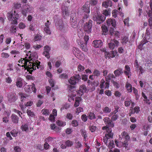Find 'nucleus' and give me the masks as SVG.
Wrapping results in <instances>:
<instances>
[{"label": "nucleus", "mask_w": 152, "mask_h": 152, "mask_svg": "<svg viewBox=\"0 0 152 152\" xmlns=\"http://www.w3.org/2000/svg\"><path fill=\"white\" fill-rule=\"evenodd\" d=\"M81 79L80 76L78 74H75L74 76L71 77L68 80V82L69 84L71 85L72 86L68 85V89L71 92L74 91V89L75 88V86H74L78 83Z\"/></svg>", "instance_id": "nucleus-1"}, {"label": "nucleus", "mask_w": 152, "mask_h": 152, "mask_svg": "<svg viewBox=\"0 0 152 152\" xmlns=\"http://www.w3.org/2000/svg\"><path fill=\"white\" fill-rule=\"evenodd\" d=\"M88 3V2H87L83 6L81 10L82 14L83 15V18L84 19H86L88 17V14L90 12L89 9L90 5L89 4H87Z\"/></svg>", "instance_id": "nucleus-2"}, {"label": "nucleus", "mask_w": 152, "mask_h": 152, "mask_svg": "<svg viewBox=\"0 0 152 152\" xmlns=\"http://www.w3.org/2000/svg\"><path fill=\"white\" fill-rule=\"evenodd\" d=\"M75 12L72 13L70 16V22L73 28H76L77 26V21L78 20Z\"/></svg>", "instance_id": "nucleus-3"}, {"label": "nucleus", "mask_w": 152, "mask_h": 152, "mask_svg": "<svg viewBox=\"0 0 152 152\" xmlns=\"http://www.w3.org/2000/svg\"><path fill=\"white\" fill-rule=\"evenodd\" d=\"M106 17L102 15L95 14L93 15V19L96 21L97 24H100L102 23L105 20Z\"/></svg>", "instance_id": "nucleus-4"}, {"label": "nucleus", "mask_w": 152, "mask_h": 152, "mask_svg": "<svg viewBox=\"0 0 152 152\" xmlns=\"http://www.w3.org/2000/svg\"><path fill=\"white\" fill-rule=\"evenodd\" d=\"M121 135L122 137L121 138V137H119V139H121V140L122 139V138H124L126 140L124 141V142H121L122 143V145L123 147H127L128 145V143L127 140H129V135L128 134L127 132L125 131L124 132L121 134Z\"/></svg>", "instance_id": "nucleus-5"}, {"label": "nucleus", "mask_w": 152, "mask_h": 152, "mask_svg": "<svg viewBox=\"0 0 152 152\" xmlns=\"http://www.w3.org/2000/svg\"><path fill=\"white\" fill-rule=\"evenodd\" d=\"M7 18L9 20H12L13 19H18L19 18V15L16 13L15 11L13 12L12 11H10L7 14Z\"/></svg>", "instance_id": "nucleus-6"}, {"label": "nucleus", "mask_w": 152, "mask_h": 152, "mask_svg": "<svg viewBox=\"0 0 152 152\" xmlns=\"http://www.w3.org/2000/svg\"><path fill=\"white\" fill-rule=\"evenodd\" d=\"M92 21L91 20H89L88 22H86L84 25V30L88 34L91 33V31Z\"/></svg>", "instance_id": "nucleus-7"}, {"label": "nucleus", "mask_w": 152, "mask_h": 152, "mask_svg": "<svg viewBox=\"0 0 152 152\" xmlns=\"http://www.w3.org/2000/svg\"><path fill=\"white\" fill-rule=\"evenodd\" d=\"M55 18L54 21L55 22V26L58 29L61 30L64 27L63 23L62 20L60 18H58L57 19Z\"/></svg>", "instance_id": "nucleus-8"}, {"label": "nucleus", "mask_w": 152, "mask_h": 152, "mask_svg": "<svg viewBox=\"0 0 152 152\" xmlns=\"http://www.w3.org/2000/svg\"><path fill=\"white\" fill-rule=\"evenodd\" d=\"M31 8L29 5L26 4L22 8V14L23 16L26 17L27 15V14L31 12Z\"/></svg>", "instance_id": "nucleus-9"}, {"label": "nucleus", "mask_w": 152, "mask_h": 152, "mask_svg": "<svg viewBox=\"0 0 152 152\" xmlns=\"http://www.w3.org/2000/svg\"><path fill=\"white\" fill-rule=\"evenodd\" d=\"M119 45L118 41L115 39H112L108 43V47L111 49H113L115 47H117Z\"/></svg>", "instance_id": "nucleus-10"}, {"label": "nucleus", "mask_w": 152, "mask_h": 152, "mask_svg": "<svg viewBox=\"0 0 152 152\" xmlns=\"http://www.w3.org/2000/svg\"><path fill=\"white\" fill-rule=\"evenodd\" d=\"M24 90L27 92H31L32 91L34 93L36 92V90L35 87V85L34 84L32 85H26L24 86Z\"/></svg>", "instance_id": "nucleus-11"}, {"label": "nucleus", "mask_w": 152, "mask_h": 152, "mask_svg": "<svg viewBox=\"0 0 152 152\" xmlns=\"http://www.w3.org/2000/svg\"><path fill=\"white\" fill-rule=\"evenodd\" d=\"M103 121L105 124L109 128V127H114V123L108 117H105L104 118Z\"/></svg>", "instance_id": "nucleus-12"}, {"label": "nucleus", "mask_w": 152, "mask_h": 152, "mask_svg": "<svg viewBox=\"0 0 152 152\" xmlns=\"http://www.w3.org/2000/svg\"><path fill=\"white\" fill-rule=\"evenodd\" d=\"M145 62V64L147 69L150 71L152 70V59H146Z\"/></svg>", "instance_id": "nucleus-13"}, {"label": "nucleus", "mask_w": 152, "mask_h": 152, "mask_svg": "<svg viewBox=\"0 0 152 152\" xmlns=\"http://www.w3.org/2000/svg\"><path fill=\"white\" fill-rule=\"evenodd\" d=\"M102 45L103 42L101 40H95L92 43V45L95 48H100Z\"/></svg>", "instance_id": "nucleus-14"}, {"label": "nucleus", "mask_w": 152, "mask_h": 152, "mask_svg": "<svg viewBox=\"0 0 152 152\" xmlns=\"http://www.w3.org/2000/svg\"><path fill=\"white\" fill-rule=\"evenodd\" d=\"M87 91V89L86 86L84 85H82L80 86L78 93L79 94V95L82 96Z\"/></svg>", "instance_id": "nucleus-15"}, {"label": "nucleus", "mask_w": 152, "mask_h": 152, "mask_svg": "<svg viewBox=\"0 0 152 152\" xmlns=\"http://www.w3.org/2000/svg\"><path fill=\"white\" fill-rule=\"evenodd\" d=\"M134 66H135L136 67V71H138L139 70H140V72L141 74H142L145 72V70L141 66H139L137 60H135Z\"/></svg>", "instance_id": "nucleus-16"}, {"label": "nucleus", "mask_w": 152, "mask_h": 152, "mask_svg": "<svg viewBox=\"0 0 152 152\" xmlns=\"http://www.w3.org/2000/svg\"><path fill=\"white\" fill-rule=\"evenodd\" d=\"M148 42L145 39L142 41L140 44L138 45L139 48L140 50H142V47H143L144 48L147 47L146 46L148 45L149 44Z\"/></svg>", "instance_id": "nucleus-17"}, {"label": "nucleus", "mask_w": 152, "mask_h": 152, "mask_svg": "<svg viewBox=\"0 0 152 152\" xmlns=\"http://www.w3.org/2000/svg\"><path fill=\"white\" fill-rule=\"evenodd\" d=\"M102 5L105 8H107L108 7H111L112 6V2L110 0H106L102 3Z\"/></svg>", "instance_id": "nucleus-18"}, {"label": "nucleus", "mask_w": 152, "mask_h": 152, "mask_svg": "<svg viewBox=\"0 0 152 152\" xmlns=\"http://www.w3.org/2000/svg\"><path fill=\"white\" fill-rule=\"evenodd\" d=\"M106 22L108 26L112 25L114 28L116 26V21L115 20L109 19L107 20Z\"/></svg>", "instance_id": "nucleus-19"}, {"label": "nucleus", "mask_w": 152, "mask_h": 152, "mask_svg": "<svg viewBox=\"0 0 152 152\" xmlns=\"http://www.w3.org/2000/svg\"><path fill=\"white\" fill-rule=\"evenodd\" d=\"M17 99L18 97L16 96L15 94H12L9 97L8 101L10 102H14Z\"/></svg>", "instance_id": "nucleus-20"}, {"label": "nucleus", "mask_w": 152, "mask_h": 152, "mask_svg": "<svg viewBox=\"0 0 152 152\" xmlns=\"http://www.w3.org/2000/svg\"><path fill=\"white\" fill-rule=\"evenodd\" d=\"M11 118L12 122L15 124H17L19 121L18 117L16 115L13 114L11 116Z\"/></svg>", "instance_id": "nucleus-21"}, {"label": "nucleus", "mask_w": 152, "mask_h": 152, "mask_svg": "<svg viewBox=\"0 0 152 152\" xmlns=\"http://www.w3.org/2000/svg\"><path fill=\"white\" fill-rule=\"evenodd\" d=\"M123 69L121 68H119V69H117L115 70L114 72V73L115 75V76L118 77L120 76L123 73Z\"/></svg>", "instance_id": "nucleus-22"}, {"label": "nucleus", "mask_w": 152, "mask_h": 152, "mask_svg": "<svg viewBox=\"0 0 152 152\" xmlns=\"http://www.w3.org/2000/svg\"><path fill=\"white\" fill-rule=\"evenodd\" d=\"M22 80H23L21 78H18L17 79L16 82V85L17 87L19 88H21L23 84Z\"/></svg>", "instance_id": "nucleus-23"}, {"label": "nucleus", "mask_w": 152, "mask_h": 152, "mask_svg": "<svg viewBox=\"0 0 152 152\" xmlns=\"http://www.w3.org/2000/svg\"><path fill=\"white\" fill-rule=\"evenodd\" d=\"M63 15L67 16L69 15V11L68 7L66 6H63L62 7Z\"/></svg>", "instance_id": "nucleus-24"}, {"label": "nucleus", "mask_w": 152, "mask_h": 152, "mask_svg": "<svg viewBox=\"0 0 152 152\" xmlns=\"http://www.w3.org/2000/svg\"><path fill=\"white\" fill-rule=\"evenodd\" d=\"M125 71H124V72L125 75L127 76L129 78L130 75V67L129 66L126 65L125 66Z\"/></svg>", "instance_id": "nucleus-25"}, {"label": "nucleus", "mask_w": 152, "mask_h": 152, "mask_svg": "<svg viewBox=\"0 0 152 152\" xmlns=\"http://www.w3.org/2000/svg\"><path fill=\"white\" fill-rule=\"evenodd\" d=\"M40 62L38 60L36 61L35 62H32V68L33 70L36 69V67H37L38 69L39 68Z\"/></svg>", "instance_id": "nucleus-26"}, {"label": "nucleus", "mask_w": 152, "mask_h": 152, "mask_svg": "<svg viewBox=\"0 0 152 152\" xmlns=\"http://www.w3.org/2000/svg\"><path fill=\"white\" fill-rule=\"evenodd\" d=\"M81 98L80 97H77L75 98V103L74 104V106L75 107H77L79 105V102L81 101Z\"/></svg>", "instance_id": "nucleus-27"}, {"label": "nucleus", "mask_w": 152, "mask_h": 152, "mask_svg": "<svg viewBox=\"0 0 152 152\" xmlns=\"http://www.w3.org/2000/svg\"><path fill=\"white\" fill-rule=\"evenodd\" d=\"M61 46L64 48L67 45V42L65 39L64 38H62L61 39Z\"/></svg>", "instance_id": "nucleus-28"}, {"label": "nucleus", "mask_w": 152, "mask_h": 152, "mask_svg": "<svg viewBox=\"0 0 152 152\" xmlns=\"http://www.w3.org/2000/svg\"><path fill=\"white\" fill-rule=\"evenodd\" d=\"M102 28L103 31V34L104 35H106L107 34L108 30L107 26L105 25L102 26Z\"/></svg>", "instance_id": "nucleus-29"}, {"label": "nucleus", "mask_w": 152, "mask_h": 152, "mask_svg": "<svg viewBox=\"0 0 152 152\" xmlns=\"http://www.w3.org/2000/svg\"><path fill=\"white\" fill-rule=\"evenodd\" d=\"M108 132V134H105V137H107L109 138H112L113 137V133L112 132V130L111 129H109V130L107 131Z\"/></svg>", "instance_id": "nucleus-30"}, {"label": "nucleus", "mask_w": 152, "mask_h": 152, "mask_svg": "<svg viewBox=\"0 0 152 152\" xmlns=\"http://www.w3.org/2000/svg\"><path fill=\"white\" fill-rule=\"evenodd\" d=\"M80 131L82 135L84 137V140L86 141V138L87 137L86 131L84 129H81Z\"/></svg>", "instance_id": "nucleus-31"}, {"label": "nucleus", "mask_w": 152, "mask_h": 152, "mask_svg": "<svg viewBox=\"0 0 152 152\" xmlns=\"http://www.w3.org/2000/svg\"><path fill=\"white\" fill-rule=\"evenodd\" d=\"M21 128L23 131H27L28 130V125L27 124L23 125L21 126Z\"/></svg>", "instance_id": "nucleus-32"}, {"label": "nucleus", "mask_w": 152, "mask_h": 152, "mask_svg": "<svg viewBox=\"0 0 152 152\" xmlns=\"http://www.w3.org/2000/svg\"><path fill=\"white\" fill-rule=\"evenodd\" d=\"M116 54V52H114L113 51H111L110 52H108L109 58L114 57H115V54Z\"/></svg>", "instance_id": "nucleus-33"}, {"label": "nucleus", "mask_w": 152, "mask_h": 152, "mask_svg": "<svg viewBox=\"0 0 152 152\" xmlns=\"http://www.w3.org/2000/svg\"><path fill=\"white\" fill-rule=\"evenodd\" d=\"M86 44V43H81V47L83 50L85 52H86L88 50Z\"/></svg>", "instance_id": "nucleus-34"}, {"label": "nucleus", "mask_w": 152, "mask_h": 152, "mask_svg": "<svg viewBox=\"0 0 152 152\" xmlns=\"http://www.w3.org/2000/svg\"><path fill=\"white\" fill-rule=\"evenodd\" d=\"M126 87L128 92H132V86L130 83H127L126 86Z\"/></svg>", "instance_id": "nucleus-35"}, {"label": "nucleus", "mask_w": 152, "mask_h": 152, "mask_svg": "<svg viewBox=\"0 0 152 152\" xmlns=\"http://www.w3.org/2000/svg\"><path fill=\"white\" fill-rule=\"evenodd\" d=\"M32 62L31 64H30V65L28 64V66L27 67V69L28 71L31 73L33 71V68H32Z\"/></svg>", "instance_id": "nucleus-36"}, {"label": "nucleus", "mask_w": 152, "mask_h": 152, "mask_svg": "<svg viewBox=\"0 0 152 152\" xmlns=\"http://www.w3.org/2000/svg\"><path fill=\"white\" fill-rule=\"evenodd\" d=\"M134 93L135 95V99L137 100L138 99L139 97V95L138 93V91L136 89L134 88Z\"/></svg>", "instance_id": "nucleus-37"}, {"label": "nucleus", "mask_w": 152, "mask_h": 152, "mask_svg": "<svg viewBox=\"0 0 152 152\" xmlns=\"http://www.w3.org/2000/svg\"><path fill=\"white\" fill-rule=\"evenodd\" d=\"M65 145L68 147H71L73 145V142L69 140L66 141L65 142Z\"/></svg>", "instance_id": "nucleus-38"}, {"label": "nucleus", "mask_w": 152, "mask_h": 152, "mask_svg": "<svg viewBox=\"0 0 152 152\" xmlns=\"http://www.w3.org/2000/svg\"><path fill=\"white\" fill-rule=\"evenodd\" d=\"M93 74L95 77H98L100 76V73L99 71L97 69H95L93 72Z\"/></svg>", "instance_id": "nucleus-39"}, {"label": "nucleus", "mask_w": 152, "mask_h": 152, "mask_svg": "<svg viewBox=\"0 0 152 152\" xmlns=\"http://www.w3.org/2000/svg\"><path fill=\"white\" fill-rule=\"evenodd\" d=\"M49 27H45L44 28V31L47 34H51V32L49 29Z\"/></svg>", "instance_id": "nucleus-40"}, {"label": "nucleus", "mask_w": 152, "mask_h": 152, "mask_svg": "<svg viewBox=\"0 0 152 152\" xmlns=\"http://www.w3.org/2000/svg\"><path fill=\"white\" fill-rule=\"evenodd\" d=\"M27 113L28 116L31 117H33L34 116V113L31 110H27Z\"/></svg>", "instance_id": "nucleus-41"}, {"label": "nucleus", "mask_w": 152, "mask_h": 152, "mask_svg": "<svg viewBox=\"0 0 152 152\" xmlns=\"http://www.w3.org/2000/svg\"><path fill=\"white\" fill-rule=\"evenodd\" d=\"M103 112L106 113H110L111 111V109L109 108L108 107H106L103 109Z\"/></svg>", "instance_id": "nucleus-42"}, {"label": "nucleus", "mask_w": 152, "mask_h": 152, "mask_svg": "<svg viewBox=\"0 0 152 152\" xmlns=\"http://www.w3.org/2000/svg\"><path fill=\"white\" fill-rule=\"evenodd\" d=\"M50 128L52 129H54L55 131H58L60 130L59 127L56 126L54 124H51Z\"/></svg>", "instance_id": "nucleus-43"}, {"label": "nucleus", "mask_w": 152, "mask_h": 152, "mask_svg": "<svg viewBox=\"0 0 152 152\" xmlns=\"http://www.w3.org/2000/svg\"><path fill=\"white\" fill-rule=\"evenodd\" d=\"M57 123L58 125L60 126H64L66 125V122L61 121H57Z\"/></svg>", "instance_id": "nucleus-44"}, {"label": "nucleus", "mask_w": 152, "mask_h": 152, "mask_svg": "<svg viewBox=\"0 0 152 152\" xmlns=\"http://www.w3.org/2000/svg\"><path fill=\"white\" fill-rule=\"evenodd\" d=\"M88 115V116L90 119L91 120L95 118V114L93 113L90 112Z\"/></svg>", "instance_id": "nucleus-45"}, {"label": "nucleus", "mask_w": 152, "mask_h": 152, "mask_svg": "<svg viewBox=\"0 0 152 152\" xmlns=\"http://www.w3.org/2000/svg\"><path fill=\"white\" fill-rule=\"evenodd\" d=\"M35 24H31L29 26V29L30 30L34 31L35 30Z\"/></svg>", "instance_id": "nucleus-46"}, {"label": "nucleus", "mask_w": 152, "mask_h": 152, "mask_svg": "<svg viewBox=\"0 0 152 152\" xmlns=\"http://www.w3.org/2000/svg\"><path fill=\"white\" fill-rule=\"evenodd\" d=\"M115 76L113 74H109L107 77L106 78V79H108V80H110L111 79L113 78H115Z\"/></svg>", "instance_id": "nucleus-47"}, {"label": "nucleus", "mask_w": 152, "mask_h": 152, "mask_svg": "<svg viewBox=\"0 0 152 152\" xmlns=\"http://www.w3.org/2000/svg\"><path fill=\"white\" fill-rule=\"evenodd\" d=\"M85 69L84 66L80 64L78 66V70L79 72H82Z\"/></svg>", "instance_id": "nucleus-48"}, {"label": "nucleus", "mask_w": 152, "mask_h": 152, "mask_svg": "<svg viewBox=\"0 0 152 152\" xmlns=\"http://www.w3.org/2000/svg\"><path fill=\"white\" fill-rule=\"evenodd\" d=\"M1 57L4 58H7L10 56L8 53H2L1 54Z\"/></svg>", "instance_id": "nucleus-49"}, {"label": "nucleus", "mask_w": 152, "mask_h": 152, "mask_svg": "<svg viewBox=\"0 0 152 152\" xmlns=\"http://www.w3.org/2000/svg\"><path fill=\"white\" fill-rule=\"evenodd\" d=\"M115 145L114 144L113 141V140H110L108 145L109 148H112L114 147Z\"/></svg>", "instance_id": "nucleus-50"}, {"label": "nucleus", "mask_w": 152, "mask_h": 152, "mask_svg": "<svg viewBox=\"0 0 152 152\" xmlns=\"http://www.w3.org/2000/svg\"><path fill=\"white\" fill-rule=\"evenodd\" d=\"M151 10H150L148 12L149 16H152V2H149Z\"/></svg>", "instance_id": "nucleus-51"}, {"label": "nucleus", "mask_w": 152, "mask_h": 152, "mask_svg": "<svg viewBox=\"0 0 152 152\" xmlns=\"http://www.w3.org/2000/svg\"><path fill=\"white\" fill-rule=\"evenodd\" d=\"M72 125L74 127H76L78 125V122L76 120H73L72 122Z\"/></svg>", "instance_id": "nucleus-52"}, {"label": "nucleus", "mask_w": 152, "mask_h": 152, "mask_svg": "<svg viewBox=\"0 0 152 152\" xmlns=\"http://www.w3.org/2000/svg\"><path fill=\"white\" fill-rule=\"evenodd\" d=\"M118 11L116 10H114L113 11L112 13L113 15V16L115 18L117 16V15L118 13Z\"/></svg>", "instance_id": "nucleus-53"}, {"label": "nucleus", "mask_w": 152, "mask_h": 152, "mask_svg": "<svg viewBox=\"0 0 152 152\" xmlns=\"http://www.w3.org/2000/svg\"><path fill=\"white\" fill-rule=\"evenodd\" d=\"M120 33L119 31H115L113 35H114V36L115 37L114 38L115 39L118 38L120 36Z\"/></svg>", "instance_id": "nucleus-54"}, {"label": "nucleus", "mask_w": 152, "mask_h": 152, "mask_svg": "<svg viewBox=\"0 0 152 152\" xmlns=\"http://www.w3.org/2000/svg\"><path fill=\"white\" fill-rule=\"evenodd\" d=\"M59 77L61 78H66L68 77V76L65 74H62L60 75Z\"/></svg>", "instance_id": "nucleus-55"}, {"label": "nucleus", "mask_w": 152, "mask_h": 152, "mask_svg": "<svg viewBox=\"0 0 152 152\" xmlns=\"http://www.w3.org/2000/svg\"><path fill=\"white\" fill-rule=\"evenodd\" d=\"M105 83V81L103 79H102L100 82V84L99 87L100 88L102 89L104 88V84Z\"/></svg>", "instance_id": "nucleus-56"}, {"label": "nucleus", "mask_w": 152, "mask_h": 152, "mask_svg": "<svg viewBox=\"0 0 152 152\" xmlns=\"http://www.w3.org/2000/svg\"><path fill=\"white\" fill-rule=\"evenodd\" d=\"M150 18L148 19L149 25L151 29H152V16H150Z\"/></svg>", "instance_id": "nucleus-57"}, {"label": "nucleus", "mask_w": 152, "mask_h": 152, "mask_svg": "<svg viewBox=\"0 0 152 152\" xmlns=\"http://www.w3.org/2000/svg\"><path fill=\"white\" fill-rule=\"evenodd\" d=\"M102 13L105 16H107L110 15V12L109 11H107V10H105L103 11Z\"/></svg>", "instance_id": "nucleus-58"}, {"label": "nucleus", "mask_w": 152, "mask_h": 152, "mask_svg": "<svg viewBox=\"0 0 152 152\" xmlns=\"http://www.w3.org/2000/svg\"><path fill=\"white\" fill-rule=\"evenodd\" d=\"M14 149L16 152H20L21 151V148L18 146L14 147Z\"/></svg>", "instance_id": "nucleus-59"}, {"label": "nucleus", "mask_w": 152, "mask_h": 152, "mask_svg": "<svg viewBox=\"0 0 152 152\" xmlns=\"http://www.w3.org/2000/svg\"><path fill=\"white\" fill-rule=\"evenodd\" d=\"M140 111V107H136L134 108V113H138Z\"/></svg>", "instance_id": "nucleus-60"}, {"label": "nucleus", "mask_w": 152, "mask_h": 152, "mask_svg": "<svg viewBox=\"0 0 152 152\" xmlns=\"http://www.w3.org/2000/svg\"><path fill=\"white\" fill-rule=\"evenodd\" d=\"M115 31L113 28L112 27H110V29L109 30V32L110 34L113 36L114 34Z\"/></svg>", "instance_id": "nucleus-61"}, {"label": "nucleus", "mask_w": 152, "mask_h": 152, "mask_svg": "<svg viewBox=\"0 0 152 152\" xmlns=\"http://www.w3.org/2000/svg\"><path fill=\"white\" fill-rule=\"evenodd\" d=\"M41 36L39 34H37L36 36H35L34 38V39L36 41H37L40 40L41 39Z\"/></svg>", "instance_id": "nucleus-62"}, {"label": "nucleus", "mask_w": 152, "mask_h": 152, "mask_svg": "<svg viewBox=\"0 0 152 152\" xmlns=\"http://www.w3.org/2000/svg\"><path fill=\"white\" fill-rule=\"evenodd\" d=\"M96 129V127L95 126H92L90 127V130L92 132H94Z\"/></svg>", "instance_id": "nucleus-63"}, {"label": "nucleus", "mask_w": 152, "mask_h": 152, "mask_svg": "<svg viewBox=\"0 0 152 152\" xmlns=\"http://www.w3.org/2000/svg\"><path fill=\"white\" fill-rule=\"evenodd\" d=\"M16 28L15 26H12L11 27L10 31L12 33H14L16 32Z\"/></svg>", "instance_id": "nucleus-64"}]
</instances>
